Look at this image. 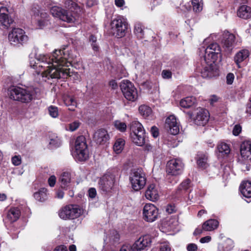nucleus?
I'll return each instance as SVG.
<instances>
[{
  "mask_svg": "<svg viewBox=\"0 0 251 251\" xmlns=\"http://www.w3.org/2000/svg\"><path fill=\"white\" fill-rule=\"evenodd\" d=\"M55 50L51 56L39 54L37 56V62L30 65L40 75L43 80L51 79H65L70 76V69L64 68L77 62V52L75 50Z\"/></svg>",
  "mask_w": 251,
  "mask_h": 251,
  "instance_id": "1",
  "label": "nucleus"
},
{
  "mask_svg": "<svg viewBox=\"0 0 251 251\" xmlns=\"http://www.w3.org/2000/svg\"><path fill=\"white\" fill-rule=\"evenodd\" d=\"M40 92L39 88L33 87L24 88L12 86L8 90V94L11 99L23 103H28L32 100L37 98Z\"/></svg>",
  "mask_w": 251,
  "mask_h": 251,
  "instance_id": "2",
  "label": "nucleus"
},
{
  "mask_svg": "<svg viewBox=\"0 0 251 251\" xmlns=\"http://www.w3.org/2000/svg\"><path fill=\"white\" fill-rule=\"evenodd\" d=\"M131 188L135 191L143 189L146 185L147 178L142 169H134L131 171L129 177Z\"/></svg>",
  "mask_w": 251,
  "mask_h": 251,
  "instance_id": "3",
  "label": "nucleus"
},
{
  "mask_svg": "<svg viewBox=\"0 0 251 251\" xmlns=\"http://www.w3.org/2000/svg\"><path fill=\"white\" fill-rule=\"evenodd\" d=\"M130 136L133 143L139 146H142L145 143V132L143 127L139 122L133 121L130 126Z\"/></svg>",
  "mask_w": 251,
  "mask_h": 251,
  "instance_id": "4",
  "label": "nucleus"
},
{
  "mask_svg": "<svg viewBox=\"0 0 251 251\" xmlns=\"http://www.w3.org/2000/svg\"><path fill=\"white\" fill-rule=\"evenodd\" d=\"M75 160L83 161L87 160L89 157L85 138L83 136H78L75 143V151L73 153Z\"/></svg>",
  "mask_w": 251,
  "mask_h": 251,
  "instance_id": "5",
  "label": "nucleus"
},
{
  "mask_svg": "<svg viewBox=\"0 0 251 251\" xmlns=\"http://www.w3.org/2000/svg\"><path fill=\"white\" fill-rule=\"evenodd\" d=\"M83 209L78 205L70 204L62 207L59 211V216L63 220H74L79 217Z\"/></svg>",
  "mask_w": 251,
  "mask_h": 251,
  "instance_id": "6",
  "label": "nucleus"
},
{
  "mask_svg": "<svg viewBox=\"0 0 251 251\" xmlns=\"http://www.w3.org/2000/svg\"><path fill=\"white\" fill-rule=\"evenodd\" d=\"M110 25L113 34L118 37L124 36L128 28L126 19L121 16L114 18L111 21Z\"/></svg>",
  "mask_w": 251,
  "mask_h": 251,
  "instance_id": "7",
  "label": "nucleus"
},
{
  "mask_svg": "<svg viewBox=\"0 0 251 251\" xmlns=\"http://www.w3.org/2000/svg\"><path fill=\"white\" fill-rule=\"evenodd\" d=\"M50 12L53 16L67 23H74L78 18L76 13L73 12L72 10L70 11L58 6L52 7Z\"/></svg>",
  "mask_w": 251,
  "mask_h": 251,
  "instance_id": "8",
  "label": "nucleus"
},
{
  "mask_svg": "<svg viewBox=\"0 0 251 251\" xmlns=\"http://www.w3.org/2000/svg\"><path fill=\"white\" fill-rule=\"evenodd\" d=\"M189 117L193 120L194 123L198 126H204L208 121L209 113L205 109L198 107L193 112H187Z\"/></svg>",
  "mask_w": 251,
  "mask_h": 251,
  "instance_id": "9",
  "label": "nucleus"
},
{
  "mask_svg": "<svg viewBox=\"0 0 251 251\" xmlns=\"http://www.w3.org/2000/svg\"><path fill=\"white\" fill-rule=\"evenodd\" d=\"M29 38L25 31L21 28H14L8 34V40L11 44L23 45L26 44Z\"/></svg>",
  "mask_w": 251,
  "mask_h": 251,
  "instance_id": "10",
  "label": "nucleus"
},
{
  "mask_svg": "<svg viewBox=\"0 0 251 251\" xmlns=\"http://www.w3.org/2000/svg\"><path fill=\"white\" fill-rule=\"evenodd\" d=\"M122 92L128 100L134 101L138 98V93L136 88L130 81L124 80L120 85Z\"/></svg>",
  "mask_w": 251,
  "mask_h": 251,
  "instance_id": "11",
  "label": "nucleus"
},
{
  "mask_svg": "<svg viewBox=\"0 0 251 251\" xmlns=\"http://www.w3.org/2000/svg\"><path fill=\"white\" fill-rule=\"evenodd\" d=\"M204 57L205 61L215 63L219 58H221V49L217 43L211 44L204 50Z\"/></svg>",
  "mask_w": 251,
  "mask_h": 251,
  "instance_id": "12",
  "label": "nucleus"
},
{
  "mask_svg": "<svg viewBox=\"0 0 251 251\" xmlns=\"http://www.w3.org/2000/svg\"><path fill=\"white\" fill-rule=\"evenodd\" d=\"M158 208L152 203L146 204L143 209V218L147 222L152 223L158 217Z\"/></svg>",
  "mask_w": 251,
  "mask_h": 251,
  "instance_id": "13",
  "label": "nucleus"
},
{
  "mask_svg": "<svg viewBox=\"0 0 251 251\" xmlns=\"http://www.w3.org/2000/svg\"><path fill=\"white\" fill-rule=\"evenodd\" d=\"M183 168L184 164L180 159H172L167 164L166 172L168 175L176 176L182 173Z\"/></svg>",
  "mask_w": 251,
  "mask_h": 251,
  "instance_id": "14",
  "label": "nucleus"
},
{
  "mask_svg": "<svg viewBox=\"0 0 251 251\" xmlns=\"http://www.w3.org/2000/svg\"><path fill=\"white\" fill-rule=\"evenodd\" d=\"M201 74L203 78H209L218 75L219 70L215 63L204 60V64L202 65L201 69Z\"/></svg>",
  "mask_w": 251,
  "mask_h": 251,
  "instance_id": "15",
  "label": "nucleus"
},
{
  "mask_svg": "<svg viewBox=\"0 0 251 251\" xmlns=\"http://www.w3.org/2000/svg\"><path fill=\"white\" fill-rule=\"evenodd\" d=\"M115 182L114 175L108 173L104 175L99 181L100 187L105 192L110 191L113 187Z\"/></svg>",
  "mask_w": 251,
  "mask_h": 251,
  "instance_id": "16",
  "label": "nucleus"
},
{
  "mask_svg": "<svg viewBox=\"0 0 251 251\" xmlns=\"http://www.w3.org/2000/svg\"><path fill=\"white\" fill-rule=\"evenodd\" d=\"M235 36L234 34L230 33L228 31H224L221 43L223 48L227 54L232 51L235 43Z\"/></svg>",
  "mask_w": 251,
  "mask_h": 251,
  "instance_id": "17",
  "label": "nucleus"
},
{
  "mask_svg": "<svg viewBox=\"0 0 251 251\" xmlns=\"http://www.w3.org/2000/svg\"><path fill=\"white\" fill-rule=\"evenodd\" d=\"M151 243V238L149 235L141 236L133 244V248L136 251H140L150 247Z\"/></svg>",
  "mask_w": 251,
  "mask_h": 251,
  "instance_id": "18",
  "label": "nucleus"
},
{
  "mask_svg": "<svg viewBox=\"0 0 251 251\" xmlns=\"http://www.w3.org/2000/svg\"><path fill=\"white\" fill-rule=\"evenodd\" d=\"M165 127L172 135H176L179 133V125L175 116L171 115L166 119Z\"/></svg>",
  "mask_w": 251,
  "mask_h": 251,
  "instance_id": "19",
  "label": "nucleus"
},
{
  "mask_svg": "<svg viewBox=\"0 0 251 251\" xmlns=\"http://www.w3.org/2000/svg\"><path fill=\"white\" fill-rule=\"evenodd\" d=\"M145 197L148 200L155 201L159 198V191L158 188L154 184L149 185L145 192Z\"/></svg>",
  "mask_w": 251,
  "mask_h": 251,
  "instance_id": "20",
  "label": "nucleus"
},
{
  "mask_svg": "<svg viewBox=\"0 0 251 251\" xmlns=\"http://www.w3.org/2000/svg\"><path fill=\"white\" fill-rule=\"evenodd\" d=\"M109 139L107 131L104 129H100L97 130L93 135V139L97 144H103Z\"/></svg>",
  "mask_w": 251,
  "mask_h": 251,
  "instance_id": "21",
  "label": "nucleus"
},
{
  "mask_svg": "<svg viewBox=\"0 0 251 251\" xmlns=\"http://www.w3.org/2000/svg\"><path fill=\"white\" fill-rule=\"evenodd\" d=\"M6 12H7V9L6 7L0 8V25L7 28L13 22V20L9 17Z\"/></svg>",
  "mask_w": 251,
  "mask_h": 251,
  "instance_id": "22",
  "label": "nucleus"
},
{
  "mask_svg": "<svg viewBox=\"0 0 251 251\" xmlns=\"http://www.w3.org/2000/svg\"><path fill=\"white\" fill-rule=\"evenodd\" d=\"M240 152L242 157L248 159L251 155V141H244L241 145Z\"/></svg>",
  "mask_w": 251,
  "mask_h": 251,
  "instance_id": "23",
  "label": "nucleus"
},
{
  "mask_svg": "<svg viewBox=\"0 0 251 251\" xmlns=\"http://www.w3.org/2000/svg\"><path fill=\"white\" fill-rule=\"evenodd\" d=\"M21 215V211L17 207L11 208L7 212L5 220L10 223L16 221Z\"/></svg>",
  "mask_w": 251,
  "mask_h": 251,
  "instance_id": "24",
  "label": "nucleus"
},
{
  "mask_svg": "<svg viewBox=\"0 0 251 251\" xmlns=\"http://www.w3.org/2000/svg\"><path fill=\"white\" fill-rule=\"evenodd\" d=\"M72 174L70 172L66 171L61 175L59 181L61 182V186L64 189L67 188L71 182Z\"/></svg>",
  "mask_w": 251,
  "mask_h": 251,
  "instance_id": "25",
  "label": "nucleus"
},
{
  "mask_svg": "<svg viewBox=\"0 0 251 251\" xmlns=\"http://www.w3.org/2000/svg\"><path fill=\"white\" fill-rule=\"evenodd\" d=\"M249 56V51L247 50H242L238 52L234 56V61L238 68H241L240 63L245 60Z\"/></svg>",
  "mask_w": 251,
  "mask_h": 251,
  "instance_id": "26",
  "label": "nucleus"
},
{
  "mask_svg": "<svg viewBox=\"0 0 251 251\" xmlns=\"http://www.w3.org/2000/svg\"><path fill=\"white\" fill-rule=\"evenodd\" d=\"M240 190L244 197L251 198V182H243L240 186Z\"/></svg>",
  "mask_w": 251,
  "mask_h": 251,
  "instance_id": "27",
  "label": "nucleus"
},
{
  "mask_svg": "<svg viewBox=\"0 0 251 251\" xmlns=\"http://www.w3.org/2000/svg\"><path fill=\"white\" fill-rule=\"evenodd\" d=\"M238 16L243 19H247L251 17V8L247 5L240 7L237 11Z\"/></svg>",
  "mask_w": 251,
  "mask_h": 251,
  "instance_id": "28",
  "label": "nucleus"
},
{
  "mask_svg": "<svg viewBox=\"0 0 251 251\" xmlns=\"http://www.w3.org/2000/svg\"><path fill=\"white\" fill-rule=\"evenodd\" d=\"M219 225V222L215 219H209L202 225V229L204 231H212L216 229Z\"/></svg>",
  "mask_w": 251,
  "mask_h": 251,
  "instance_id": "29",
  "label": "nucleus"
},
{
  "mask_svg": "<svg viewBox=\"0 0 251 251\" xmlns=\"http://www.w3.org/2000/svg\"><path fill=\"white\" fill-rule=\"evenodd\" d=\"M112 73L118 79L122 78L123 77H126L127 75V73L126 69L123 66L121 65L118 66L115 70L112 71Z\"/></svg>",
  "mask_w": 251,
  "mask_h": 251,
  "instance_id": "30",
  "label": "nucleus"
},
{
  "mask_svg": "<svg viewBox=\"0 0 251 251\" xmlns=\"http://www.w3.org/2000/svg\"><path fill=\"white\" fill-rule=\"evenodd\" d=\"M34 197L39 201L43 202L45 201L48 198L47 189L45 188H41L38 192L34 194Z\"/></svg>",
  "mask_w": 251,
  "mask_h": 251,
  "instance_id": "31",
  "label": "nucleus"
},
{
  "mask_svg": "<svg viewBox=\"0 0 251 251\" xmlns=\"http://www.w3.org/2000/svg\"><path fill=\"white\" fill-rule=\"evenodd\" d=\"M196 102V99L193 97H186L182 99L180 101L181 107L188 108L192 106Z\"/></svg>",
  "mask_w": 251,
  "mask_h": 251,
  "instance_id": "32",
  "label": "nucleus"
},
{
  "mask_svg": "<svg viewBox=\"0 0 251 251\" xmlns=\"http://www.w3.org/2000/svg\"><path fill=\"white\" fill-rule=\"evenodd\" d=\"M208 156L204 154H198L197 157V164L199 167L205 169L208 166L207 163Z\"/></svg>",
  "mask_w": 251,
  "mask_h": 251,
  "instance_id": "33",
  "label": "nucleus"
},
{
  "mask_svg": "<svg viewBox=\"0 0 251 251\" xmlns=\"http://www.w3.org/2000/svg\"><path fill=\"white\" fill-rule=\"evenodd\" d=\"M64 103L67 106H69V109L71 111L75 110L76 106V101L75 99L71 96H66L64 100Z\"/></svg>",
  "mask_w": 251,
  "mask_h": 251,
  "instance_id": "34",
  "label": "nucleus"
},
{
  "mask_svg": "<svg viewBox=\"0 0 251 251\" xmlns=\"http://www.w3.org/2000/svg\"><path fill=\"white\" fill-rule=\"evenodd\" d=\"M144 27L142 24L136 23L134 25V32L139 39H143L144 37Z\"/></svg>",
  "mask_w": 251,
  "mask_h": 251,
  "instance_id": "35",
  "label": "nucleus"
},
{
  "mask_svg": "<svg viewBox=\"0 0 251 251\" xmlns=\"http://www.w3.org/2000/svg\"><path fill=\"white\" fill-rule=\"evenodd\" d=\"M36 20L39 27L41 28L48 24L49 21L48 15L45 12H42L40 13V16L38 15V18Z\"/></svg>",
  "mask_w": 251,
  "mask_h": 251,
  "instance_id": "36",
  "label": "nucleus"
},
{
  "mask_svg": "<svg viewBox=\"0 0 251 251\" xmlns=\"http://www.w3.org/2000/svg\"><path fill=\"white\" fill-rule=\"evenodd\" d=\"M140 114L145 118H148L152 114L151 108L146 105H142L139 107Z\"/></svg>",
  "mask_w": 251,
  "mask_h": 251,
  "instance_id": "37",
  "label": "nucleus"
},
{
  "mask_svg": "<svg viewBox=\"0 0 251 251\" xmlns=\"http://www.w3.org/2000/svg\"><path fill=\"white\" fill-rule=\"evenodd\" d=\"M217 149L219 152L223 155H227L230 152L229 146L224 142L219 143L217 146Z\"/></svg>",
  "mask_w": 251,
  "mask_h": 251,
  "instance_id": "38",
  "label": "nucleus"
},
{
  "mask_svg": "<svg viewBox=\"0 0 251 251\" xmlns=\"http://www.w3.org/2000/svg\"><path fill=\"white\" fill-rule=\"evenodd\" d=\"M124 145L125 141L121 138L118 139L113 146L114 151L117 154L120 153L122 151Z\"/></svg>",
  "mask_w": 251,
  "mask_h": 251,
  "instance_id": "39",
  "label": "nucleus"
},
{
  "mask_svg": "<svg viewBox=\"0 0 251 251\" xmlns=\"http://www.w3.org/2000/svg\"><path fill=\"white\" fill-rule=\"evenodd\" d=\"M192 5L193 10L199 13L201 12L203 7V3L202 0H192Z\"/></svg>",
  "mask_w": 251,
  "mask_h": 251,
  "instance_id": "40",
  "label": "nucleus"
},
{
  "mask_svg": "<svg viewBox=\"0 0 251 251\" xmlns=\"http://www.w3.org/2000/svg\"><path fill=\"white\" fill-rule=\"evenodd\" d=\"M65 4L66 6H67L70 9H74L76 10V12H77L78 11H80V7L78 6L75 0H67Z\"/></svg>",
  "mask_w": 251,
  "mask_h": 251,
  "instance_id": "41",
  "label": "nucleus"
},
{
  "mask_svg": "<svg viewBox=\"0 0 251 251\" xmlns=\"http://www.w3.org/2000/svg\"><path fill=\"white\" fill-rule=\"evenodd\" d=\"M114 125L115 128L121 132H125L126 129V125L125 122L117 120L114 122Z\"/></svg>",
  "mask_w": 251,
  "mask_h": 251,
  "instance_id": "42",
  "label": "nucleus"
},
{
  "mask_svg": "<svg viewBox=\"0 0 251 251\" xmlns=\"http://www.w3.org/2000/svg\"><path fill=\"white\" fill-rule=\"evenodd\" d=\"M80 126V123L77 121H75L66 126L65 128L67 130L74 131L76 130Z\"/></svg>",
  "mask_w": 251,
  "mask_h": 251,
  "instance_id": "43",
  "label": "nucleus"
},
{
  "mask_svg": "<svg viewBox=\"0 0 251 251\" xmlns=\"http://www.w3.org/2000/svg\"><path fill=\"white\" fill-rule=\"evenodd\" d=\"M50 115L52 118H55L58 116V108L54 106H50L48 108Z\"/></svg>",
  "mask_w": 251,
  "mask_h": 251,
  "instance_id": "44",
  "label": "nucleus"
},
{
  "mask_svg": "<svg viewBox=\"0 0 251 251\" xmlns=\"http://www.w3.org/2000/svg\"><path fill=\"white\" fill-rule=\"evenodd\" d=\"M61 144V141L58 137L50 139V145L54 148L59 147Z\"/></svg>",
  "mask_w": 251,
  "mask_h": 251,
  "instance_id": "45",
  "label": "nucleus"
},
{
  "mask_svg": "<svg viewBox=\"0 0 251 251\" xmlns=\"http://www.w3.org/2000/svg\"><path fill=\"white\" fill-rule=\"evenodd\" d=\"M120 238L119 234L117 231L114 230L111 231V233L109 236V240L116 242L119 241Z\"/></svg>",
  "mask_w": 251,
  "mask_h": 251,
  "instance_id": "46",
  "label": "nucleus"
},
{
  "mask_svg": "<svg viewBox=\"0 0 251 251\" xmlns=\"http://www.w3.org/2000/svg\"><path fill=\"white\" fill-rule=\"evenodd\" d=\"M191 185V180L189 179L184 180L179 185V189L186 190L189 188Z\"/></svg>",
  "mask_w": 251,
  "mask_h": 251,
  "instance_id": "47",
  "label": "nucleus"
},
{
  "mask_svg": "<svg viewBox=\"0 0 251 251\" xmlns=\"http://www.w3.org/2000/svg\"><path fill=\"white\" fill-rule=\"evenodd\" d=\"M11 161L14 165L19 166L22 162L21 157L20 155H15L12 158Z\"/></svg>",
  "mask_w": 251,
  "mask_h": 251,
  "instance_id": "48",
  "label": "nucleus"
},
{
  "mask_svg": "<svg viewBox=\"0 0 251 251\" xmlns=\"http://www.w3.org/2000/svg\"><path fill=\"white\" fill-rule=\"evenodd\" d=\"M120 251H136L133 248V245L126 244L124 245L121 248Z\"/></svg>",
  "mask_w": 251,
  "mask_h": 251,
  "instance_id": "49",
  "label": "nucleus"
},
{
  "mask_svg": "<svg viewBox=\"0 0 251 251\" xmlns=\"http://www.w3.org/2000/svg\"><path fill=\"white\" fill-rule=\"evenodd\" d=\"M162 76L164 79H169L172 77V73L169 70H163L161 74Z\"/></svg>",
  "mask_w": 251,
  "mask_h": 251,
  "instance_id": "50",
  "label": "nucleus"
},
{
  "mask_svg": "<svg viewBox=\"0 0 251 251\" xmlns=\"http://www.w3.org/2000/svg\"><path fill=\"white\" fill-rule=\"evenodd\" d=\"M242 130L241 126L239 125H236L234 126L232 133L235 136L238 135Z\"/></svg>",
  "mask_w": 251,
  "mask_h": 251,
  "instance_id": "51",
  "label": "nucleus"
},
{
  "mask_svg": "<svg viewBox=\"0 0 251 251\" xmlns=\"http://www.w3.org/2000/svg\"><path fill=\"white\" fill-rule=\"evenodd\" d=\"M234 75L232 73H229L226 76V83L227 84H231L234 80Z\"/></svg>",
  "mask_w": 251,
  "mask_h": 251,
  "instance_id": "52",
  "label": "nucleus"
},
{
  "mask_svg": "<svg viewBox=\"0 0 251 251\" xmlns=\"http://www.w3.org/2000/svg\"><path fill=\"white\" fill-rule=\"evenodd\" d=\"M56 177L54 176H51L48 179V183L50 187H53L56 183Z\"/></svg>",
  "mask_w": 251,
  "mask_h": 251,
  "instance_id": "53",
  "label": "nucleus"
},
{
  "mask_svg": "<svg viewBox=\"0 0 251 251\" xmlns=\"http://www.w3.org/2000/svg\"><path fill=\"white\" fill-rule=\"evenodd\" d=\"M187 249L188 251H197L198 247L197 245L191 243L188 245L187 247Z\"/></svg>",
  "mask_w": 251,
  "mask_h": 251,
  "instance_id": "54",
  "label": "nucleus"
},
{
  "mask_svg": "<svg viewBox=\"0 0 251 251\" xmlns=\"http://www.w3.org/2000/svg\"><path fill=\"white\" fill-rule=\"evenodd\" d=\"M96 194H97V192H96V190L95 188H91L89 189V190L88 191V195H89V197H90L91 198H92V199L96 197Z\"/></svg>",
  "mask_w": 251,
  "mask_h": 251,
  "instance_id": "55",
  "label": "nucleus"
},
{
  "mask_svg": "<svg viewBox=\"0 0 251 251\" xmlns=\"http://www.w3.org/2000/svg\"><path fill=\"white\" fill-rule=\"evenodd\" d=\"M151 131L153 137L156 138L158 136V130L156 127L152 126L151 128Z\"/></svg>",
  "mask_w": 251,
  "mask_h": 251,
  "instance_id": "56",
  "label": "nucleus"
},
{
  "mask_svg": "<svg viewBox=\"0 0 251 251\" xmlns=\"http://www.w3.org/2000/svg\"><path fill=\"white\" fill-rule=\"evenodd\" d=\"M160 251H171V248L169 245L163 244L160 246Z\"/></svg>",
  "mask_w": 251,
  "mask_h": 251,
  "instance_id": "57",
  "label": "nucleus"
},
{
  "mask_svg": "<svg viewBox=\"0 0 251 251\" xmlns=\"http://www.w3.org/2000/svg\"><path fill=\"white\" fill-rule=\"evenodd\" d=\"M166 212L169 214H171L175 211V207L172 205H168L166 208Z\"/></svg>",
  "mask_w": 251,
  "mask_h": 251,
  "instance_id": "58",
  "label": "nucleus"
},
{
  "mask_svg": "<svg viewBox=\"0 0 251 251\" xmlns=\"http://www.w3.org/2000/svg\"><path fill=\"white\" fill-rule=\"evenodd\" d=\"M211 239V237L209 236H207L201 238L200 239V242L201 243H208L210 241Z\"/></svg>",
  "mask_w": 251,
  "mask_h": 251,
  "instance_id": "59",
  "label": "nucleus"
},
{
  "mask_svg": "<svg viewBox=\"0 0 251 251\" xmlns=\"http://www.w3.org/2000/svg\"><path fill=\"white\" fill-rule=\"evenodd\" d=\"M54 251H68V250L65 246L61 245L56 247Z\"/></svg>",
  "mask_w": 251,
  "mask_h": 251,
  "instance_id": "60",
  "label": "nucleus"
},
{
  "mask_svg": "<svg viewBox=\"0 0 251 251\" xmlns=\"http://www.w3.org/2000/svg\"><path fill=\"white\" fill-rule=\"evenodd\" d=\"M97 3V0H87L86 5L88 7H92Z\"/></svg>",
  "mask_w": 251,
  "mask_h": 251,
  "instance_id": "61",
  "label": "nucleus"
},
{
  "mask_svg": "<svg viewBox=\"0 0 251 251\" xmlns=\"http://www.w3.org/2000/svg\"><path fill=\"white\" fill-rule=\"evenodd\" d=\"M115 5L119 7L123 6L125 4L124 0H115Z\"/></svg>",
  "mask_w": 251,
  "mask_h": 251,
  "instance_id": "62",
  "label": "nucleus"
},
{
  "mask_svg": "<svg viewBox=\"0 0 251 251\" xmlns=\"http://www.w3.org/2000/svg\"><path fill=\"white\" fill-rule=\"evenodd\" d=\"M64 193L61 190H58L56 193V197L58 199H62L64 197Z\"/></svg>",
  "mask_w": 251,
  "mask_h": 251,
  "instance_id": "63",
  "label": "nucleus"
},
{
  "mask_svg": "<svg viewBox=\"0 0 251 251\" xmlns=\"http://www.w3.org/2000/svg\"><path fill=\"white\" fill-rule=\"evenodd\" d=\"M218 98L215 95H213L211 97L209 100L211 104H213L215 102H217L218 101Z\"/></svg>",
  "mask_w": 251,
  "mask_h": 251,
  "instance_id": "64",
  "label": "nucleus"
}]
</instances>
